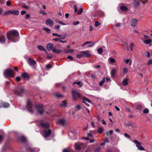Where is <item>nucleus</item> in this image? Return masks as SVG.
Wrapping results in <instances>:
<instances>
[{"mask_svg": "<svg viewBox=\"0 0 152 152\" xmlns=\"http://www.w3.org/2000/svg\"><path fill=\"white\" fill-rule=\"evenodd\" d=\"M75 84H77L80 87H81L82 86V85L81 83V82H75L73 83V85H74Z\"/></svg>", "mask_w": 152, "mask_h": 152, "instance_id": "obj_43", "label": "nucleus"}, {"mask_svg": "<svg viewBox=\"0 0 152 152\" xmlns=\"http://www.w3.org/2000/svg\"><path fill=\"white\" fill-rule=\"evenodd\" d=\"M21 76L23 78H26L27 79H29V76L28 74L26 72L22 73Z\"/></svg>", "mask_w": 152, "mask_h": 152, "instance_id": "obj_14", "label": "nucleus"}, {"mask_svg": "<svg viewBox=\"0 0 152 152\" xmlns=\"http://www.w3.org/2000/svg\"><path fill=\"white\" fill-rule=\"evenodd\" d=\"M6 39L4 36H1L0 37V43H3L6 42Z\"/></svg>", "mask_w": 152, "mask_h": 152, "instance_id": "obj_20", "label": "nucleus"}, {"mask_svg": "<svg viewBox=\"0 0 152 152\" xmlns=\"http://www.w3.org/2000/svg\"><path fill=\"white\" fill-rule=\"evenodd\" d=\"M11 14V10H8L5 12L3 14L4 15H7Z\"/></svg>", "mask_w": 152, "mask_h": 152, "instance_id": "obj_35", "label": "nucleus"}, {"mask_svg": "<svg viewBox=\"0 0 152 152\" xmlns=\"http://www.w3.org/2000/svg\"><path fill=\"white\" fill-rule=\"evenodd\" d=\"M122 84L124 86H126L128 85V79L126 78L124 79L122 81Z\"/></svg>", "mask_w": 152, "mask_h": 152, "instance_id": "obj_21", "label": "nucleus"}, {"mask_svg": "<svg viewBox=\"0 0 152 152\" xmlns=\"http://www.w3.org/2000/svg\"><path fill=\"white\" fill-rule=\"evenodd\" d=\"M140 1L143 4H145V3L148 2L147 0L143 1L142 0H140Z\"/></svg>", "mask_w": 152, "mask_h": 152, "instance_id": "obj_62", "label": "nucleus"}, {"mask_svg": "<svg viewBox=\"0 0 152 152\" xmlns=\"http://www.w3.org/2000/svg\"><path fill=\"white\" fill-rule=\"evenodd\" d=\"M133 142L136 144V146H139L141 145V143L137 140H134Z\"/></svg>", "mask_w": 152, "mask_h": 152, "instance_id": "obj_28", "label": "nucleus"}, {"mask_svg": "<svg viewBox=\"0 0 152 152\" xmlns=\"http://www.w3.org/2000/svg\"><path fill=\"white\" fill-rule=\"evenodd\" d=\"M42 135L44 138H47L50 136L51 133V131L50 129L44 130L43 131Z\"/></svg>", "mask_w": 152, "mask_h": 152, "instance_id": "obj_6", "label": "nucleus"}, {"mask_svg": "<svg viewBox=\"0 0 152 152\" xmlns=\"http://www.w3.org/2000/svg\"><path fill=\"white\" fill-rule=\"evenodd\" d=\"M103 131V128L102 127H100L98 129L97 132L99 133L102 134Z\"/></svg>", "mask_w": 152, "mask_h": 152, "instance_id": "obj_34", "label": "nucleus"}, {"mask_svg": "<svg viewBox=\"0 0 152 152\" xmlns=\"http://www.w3.org/2000/svg\"><path fill=\"white\" fill-rule=\"evenodd\" d=\"M56 22L62 25H65L66 24H65L64 23L62 22L61 21H59V20H56Z\"/></svg>", "mask_w": 152, "mask_h": 152, "instance_id": "obj_54", "label": "nucleus"}, {"mask_svg": "<svg viewBox=\"0 0 152 152\" xmlns=\"http://www.w3.org/2000/svg\"><path fill=\"white\" fill-rule=\"evenodd\" d=\"M52 52L56 54H59L61 53L62 52V51L59 49H56L54 48L52 50Z\"/></svg>", "mask_w": 152, "mask_h": 152, "instance_id": "obj_16", "label": "nucleus"}, {"mask_svg": "<svg viewBox=\"0 0 152 152\" xmlns=\"http://www.w3.org/2000/svg\"><path fill=\"white\" fill-rule=\"evenodd\" d=\"M26 91L24 90L23 88L18 87L15 89L14 91V94L20 96H22V95L26 93Z\"/></svg>", "mask_w": 152, "mask_h": 152, "instance_id": "obj_2", "label": "nucleus"}, {"mask_svg": "<svg viewBox=\"0 0 152 152\" xmlns=\"http://www.w3.org/2000/svg\"><path fill=\"white\" fill-rule=\"evenodd\" d=\"M147 64L148 65L152 64V59L149 60Z\"/></svg>", "mask_w": 152, "mask_h": 152, "instance_id": "obj_57", "label": "nucleus"}, {"mask_svg": "<svg viewBox=\"0 0 152 152\" xmlns=\"http://www.w3.org/2000/svg\"><path fill=\"white\" fill-rule=\"evenodd\" d=\"M22 7L26 9H28V7L26 4H23L22 5Z\"/></svg>", "mask_w": 152, "mask_h": 152, "instance_id": "obj_55", "label": "nucleus"}, {"mask_svg": "<svg viewBox=\"0 0 152 152\" xmlns=\"http://www.w3.org/2000/svg\"><path fill=\"white\" fill-rule=\"evenodd\" d=\"M37 48L38 49L41 51H44V50H45V48H44L43 47L40 45H38L37 46Z\"/></svg>", "mask_w": 152, "mask_h": 152, "instance_id": "obj_31", "label": "nucleus"}, {"mask_svg": "<svg viewBox=\"0 0 152 152\" xmlns=\"http://www.w3.org/2000/svg\"><path fill=\"white\" fill-rule=\"evenodd\" d=\"M33 106L31 103V102L29 99H28L27 101V105L26 108L28 112H30L31 113H34V110L32 109Z\"/></svg>", "mask_w": 152, "mask_h": 152, "instance_id": "obj_4", "label": "nucleus"}, {"mask_svg": "<svg viewBox=\"0 0 152 152\" xmlns=\"http://www.w3.org/2000/svg\"><path fill=\"white\" fill-rule=\"evenodd\" d=\"M80 53L83 54V56H84L88 58L89 57L91 56V54L89 53V51H82L80 52Z\"/></svg>", "mask_w": 152, "mask_h": 152, "instance_id": "obj_9", "label": "nucleus"}, {"mask_svg": "<svg viewBox=\"0 0 152 152\" xmlns=\"http://www.w3.org/2000/svg\"><path fill=\"white\" fill-rule=\"evenodd\" d=\"M27 149L30 152H35L36 151L34 148L30 147H27Z\"/></svg>", "mask_w": 152, "mask_h": 152, "instance_id": "obj_25", "label": "nucleus"}, {"mask_svg": "<svg viewBox=\"0 0 152 152\" xmlns=\"http://www.w3.org/2000/svg\"><path fill=\"white\" fill-rule=\"evenodd\" d=\"M19 139L20 141L23 142H26V137L24 136H22L20 137Z\"/></svg>", "mask_w": 152, "mask_h": 152, "instance_id": "obj_30", "label": "nucleus"}, {"mask_svg": "<svg viewBox=\"0 0 152 152\" xmlns=\"http://www.w3.org/2000/svg\"><path fill=\"white\" fill-rule=\"evenodd\" d=\"M74 50L72 49L65 50L64 52L66 53H69L71 52H74Z\"/></svg>", "mask_w": 152, "mask_h": 152, "instance_id": "obj_38", "label": "nucleus"}, {"mask_svg": "<svg viewBox=\"0 0 152 152\" xmlns=\"http://www.w3.org/2000/svg\"><path fill=\"white\" fill-rule=\"evenodd\" d=\"M53 47V45L52 43L48 44L46 46V48L48 51H51L52 50Z\"/></svg>", "mask_w": 152, "mask_h": 152, "instance_id": "obj_11", "label": "nucleus"}, {"mask_svg": "<svg viewBox=\"0 0 152 152\" xmlns=\"http://www.w3.org/2000/svg\"><path fill=\"white\" fill-rule=\"evenodd\" d=\"M140 3L139 1L135 0L133 3L135 7H137L139 4Z\"/></svg>", "mask_w": 152, "mask_h": 152, "instance_id": "obj_33", "label": "nucleus"}, {"mask_svg": "<svg viewBox=\"0 0 152 152\" xmlns=\"http://www.w3.org/2000/svg\"><path fill=\"white\" fill-rule=\"evenodd\" d=\"M54 22L51 19L48 18L46 21V23L47 25H49L50 26H52L54 24Z\"/></svg>", "mask_w": 152, "mask_h": 152, "instance_id": "obj_10", "label": "nucleus"}, {"mask_svg": "<svg viewBox=\"0 0 152 152\" xmlns=\"http://www.w3.org/2000/svg\"><path fill=\"white\" fill-rule=\"evenodd\" d=\"M145 55L148 57H149L150 55V53L148 52H147V53H145L144 54Z\"/></svg>", "mask_w": 152, "mask_h": 152, "instance_id": "obj_53", "label": "nucleus"}, {"mask_svg": "<svg viewBox=\"0 0 152 152\" xmlns=\"http://www.w3.org/2000/svg\"><path fill=\"white\" fill-rule=\"evenodd\" d=\"M83 8H81L80 10V11H78V12H77V15H80L82 14L83 12Z\"/></svg>", "mask_w": 152, "mask_h": 152, "instance_id": "obj_47", "label": "nucleus"}, {"mask_svg": "<svg viewBox=\"0 0 152 152\" xmlns=\"http://www.w3.org/2000/svg\"><path fill=\"white\" fill-rule=\"evenodd\" d=\"M19 11L17 10H15L13 11L11 10V14L15 15H18L19 14Z\"/></svg>", "mask_w": 152, "mask_h": 152, "instance_id": "obj_24", "label": "nucleus"}, {"mask_svg": "<svg viewBox=\"0 0 152 152\" xmlns=\"http://www.w3.org/2000/svg\"><path fill=\"white\" fill-rule=\"evenodd\" d=\"M72 96L74 100L77 99L78 97H80V94L75 90L72 91Z\"/></svg>", "mask_w": 152, "mask_h": 152, "instance_id": "obj_7", "label": "nucleus"}, {"mask_svg": "<svg viewBox=\"0 0 152 152\" xmlns=\"http://www.w3.org/2000/svg\"><path fill=\"white\" fill-rule=\"evenodd\" d=\"M67 101L66 100H64L62 102V103L60 104V106L66 107L67 106Z\"/></svg>", "mask_w": 152, "mask_h": 152, "instance_id": "obj_22", "label": "nucleus"}, {"mask_svg": "<svg viewBox=\"0 0 152 152\" xmlns=\"http://www.w3.org/2000/svg\"><path fill=\"white\" fill-rule=\"evenodd\" d=\"M120 9L122 11H126L128 9L127 7L124 6H122L120 7Z\"/></svg>", "mask_w": 152, "mask_h": 152, "instance_id": "obj_27", "label": "nucleus"}, {"mask_svg": "<svg viewBox=\"0 0 152 152\" xmlns=\"http://www.w3.org/2000/svg\"><path fill=\"white\" fill-rule=\"evenodd\" d=\"M7 39L12 42H16L18 41V38L19 36L18 31L15 30L8 31L7 33Z\"/></svg>", "mask_w": 152, "mask_h": 152, "instance_id": "obj_1", "label": "nucleus"}, {"mask_svg": "<svg viewBox=\"0 0 152 152\" xmlns=\"http://www.w3.org/2000/svg\"><path fill=\"white\" fill-rule=\"evenodd\" d=\"M75 108L78 110H80L81 109V106L79 105H77L75 107Z\"/></svg>", "mask_w": 152, "mask_h": 152, "instance_id": "obj_60", "label": "nucleus"}, {"mask_svg": "<svg viewBox=\"0 0 152 152\" xmlns=\"http://www.w3.org/2000/svg\"><path fill=\"white\" fill-rule=\"evenodd\" d=\"M67 58L70 59L71 60H72L73 59V57L70 55L68 56H67Z\"/></svg>", "mask_w": 152, "mask_h": 152, "instance_id": "obj_63", "label": "nucleus"}, {"mask_svg": "<svg viewBox=\"0 0 152 152\" xmlns=\"http://www.w3.org/2000/svg\"><path fill=\"white\" fill-rule=\"evenodd\" d=\"M39 12L40 13H42V14L45 15H46V13L45 12H44V11H43V10H41Z\"/></svg>", "mask_w": 152, "mask_h": 152, "instance_id": "obj_61", "label": "nucleus"}, {"mask_svg": "<svg viewBox=\"0 0 152 152\" xmlns=\"http://www.w3.org/2000/svg\"><path fill=\"white\" fill-rule=\"evenodd\" d=\"M54 28H55L57 30H59L60 28V26L59 25H56Z\"/></svg>", "mask_w": 152, "mask_h": 152, "instance_id": "obj_56", "label": "nucleus"}, {"mask_svg": "<svg viewBox=\"0 0 152 152\" xmlns=\"http://www.w3.org/2000/svg\"><path fill=\"white\" fill-rule=\"evenodd\" d=\"M35 107L37 108V112L40 115H42L44 112V109L43 107V105L39 104L35 105Z\"/></svg>", "mask_w": 152, "mask_h": 152, "instance_id": "obj_5", "label": "nucleus"}, {"mask_svg": "<svg viewBox=\"0 0 152 152\" xmlns=\"http://www.w3.org/2000/svg\"><path fill=\"white\" fill-rule=\"evenodd\" d=\"M1 104L3 107L5 108L9 107L10 106V104L8 103L3 102H1Z\"/></svg>", "mask_w": 152, "mask_h": 152, "instance_id": "obj_18", "label": "nucleus"}, {"mask_svg": "<svg viewBox=\"0 0 152 152\" xmlns=\"http://www.w3.org/2000/svg\"><path fill=\"white\" fill-rule=\"evenodd\" d=\"M4 75L6 78L8 77H12L15 75V72L12 69L8 68L4 71Z\"/></svg>", "mask_w": 152, "mask_h": 152, "instance_id": "obj_3", "label": "nucleus"}, {"mask_svg": "<svg viewBox=\"0 0 152 152\" xmlns=\"http://www.w3.org/2000/svg\"><path fill=\"white\" fill-rule=\"evenodd\" d=\"M137 147L138 149L139 150L144 151L145 150V148H144L142 146L140 145L139 146H137Z\"/></svg>", "mask_w": 152, "mask_h": 152, "instance_id": "obj_42", "label": "nucleus"}, {"mask_svg": "<svg viewBox=\"0 0 152 152\" xmlns=\"http://www.w3.org/2000/svg\"><path fill=\"white\" fill-rule=\"evenodd\" d=\"M92 42V41H86L85 43H83L82 44V46L83 47H84L85 45H87V44H91Z\"/></svg>", "mask_w": 152, "mask_h": 152, "instance_id": "obj_36", "label": "nucleus"}, {"mask_svg": "<svg viewBox=\"0 0 152 152\" xmlns=\"http://www.w3.org/2000/svg\"><path fill=\"white\" fill-rule=\"evenodd\" d=\"M103 51V49L102 48H99L98 49V52L99 54H101Z\"/></svg>", "mask_w": 152, "mask_h": 152, "instance_id": "obj_39", "label": "nucleus"}, {"mask_svg": "<svg viewBox=\"0 0 152 152\" xmlns=\"http://www.w3.org/2000/svg\"><path fill=\"white\" fill-rule=\"evenodd\" d=\"M74 9L75 10L74 12L76 13L77 12V6L76 5H74Z\"/></svg>", "mask_w": 152, "mask_h": 152, "instance_id": "obj_46", "label": "nucleus"}, {"mask_svg": "<svg viewBox=\"0 0 152 152\" xmlns=\"http://www.w3.org/2000/svg\"><path fill=\"white\" fill-rule=\"evenodd\" d=\"M143 107L142 105L138 104V105L136 107V109L139 110H141L143 108Z\"/></svg>", "mask_w": 152, "mask_h": 152, "instance_id": "obj_29", "label": "nucleus"}, {"mask_svg": "<svg viewBox=\"0 0 152 152\" xmlns=\"http://www.w3.org/2000/svg\"><path fill=\"white\" fill-rule=\"evenodd\" d=\"M43 29L47 33L49 34L51 33L50 29L47 27H44L43 28Z\"/></svg>", "mask_w": 152, "mask_h": 152, "instance_id": "obj_32", "label": "nucleus"}, {"mask_svg": "<svg viewBox=\"0 0 152 152\" xmlns=\"http://www.w3.org/2000/svg\"><path fill=\"white\" fill-rule=\"evenodd\" d=\"M149 112V110L147 108H145L144 109L143 111V113L144 114H147Z\"/></svg>", "mask_w": 152, "mask_h": 152, "instance_id": "obj_41", "label": "nucleus"}, {"mask_svg": "<svg viewBox=\"0 0 152 152\" xmlns=\"http://www.w3.org/2000/svg\"><path fill=\"white\" fill-rule=\"evenodd\" d=\"M137 20L132 19L131 23V26L132 27L135 26L137 24Z\"/></svg>", "mask_w": 152, "mask_h": 152, "instance_id": "obj_17", "label": "nucleus"}, {"mask_svg": "<svg viewBox=\"0 0 152 152\" xmlns=\"http://www.w3.org/2000/svg\"><path fill=\"white\" fill-rule=\"evenodd\" d=\"M79 23H80L78 21H75V22H74L72 24L74 26H76V25H77Z\"/></svg>", "mask_w": 152, "mask_h": 152, "instance_id": "obj_59", "label": "nucleus"}, {"mask_svg": "<svg viewBox=\"0 0 152 152\" xmlns=\"http://www.w3.org/2000/svg\"><path fill=\"white\" fill-rule=\"evenodd\" d=\"M55 96L58 98H60L63 96L62 95H61L58 94H55Z\"/></svg>", "mask_w": 152, "mask_h": 152, "instance_id": "obj_48", "label": "nucleus"}, {"mask_svg": "<svg viewBox=\"0 0 152 152\" xmlns=\"http://www.w3.org/2000/svg\"><path fill=\"white\" fill-rule=\"evenodd\" d=\"M28 62L29 64L30 65H34L36 64V62L31 58H28Z\"/></svg>", "mask_w": 152, "mask_h": 152, "instance_id": "obj_13", "label": "nucleus"}, {"mask_svg": "<svg viewBox=\"0 0 152 152\" xmlns=\"http://www.w3.org/2000/svg\"><path fill=\"white\" fill-rule=\"evenodd\" d=\"M21 78L20 77H17L16 78V80L17 81L19 82L21 80Z\"/></svg>", "mask_w": 152, "mask_h": 152, "instance_id": "obj_58", "label": "nucleus"}, {"mask_svg": "<svg viewBox=\"0 0 152 152\" xmlns=\"http://www.w3.org/2000/svg\"><path fill=\"white\" fill-rule=\"evenodd\" d=\"M40 124L42 127L45 128H48L49 127V124L48 123H46L45 124L44 123V121H40Z\"/></svg>", "mask_w": 152, "mask_h": 152, "instance_id": "obj_8", "label": "nucleus"}, {"mask_svg": "<svg viewBox=\"0 0 152 152\" xmlns=\"http://www.w3.org/2000/svg\"><path fill=\"white\" fill-rule=\"evenodd\" d=\"M10 85V83L8 81H6L5 82V88H8L9 87V85Z\"/></svg>", "mask_w": 152, "mask_h": 152, "instance_id": "obj_44", "label": "nucleus"}, {"mask_svg": "<svg viewBox=\"0 0 152 152\" xmlns=\"http://www.w3.org/2000/svg\"><path fill=\"white\" fill-rule=\"evenodd\" d=\"M52 65H50L49 64H48L46 66V68L48 69L51 68H52Z\"/></svg>", "mask_w": 152, "mask_h": 152, "instance_id": "obj_51", "label": "nucleus"}, {"mask_svg": "<svg viewBox=\"0 0 152 152\" xmlns=\"http://www.w3.org/2000/svg\"><path fill=\"white\" fill-rule=\"evenodd\" d=\"M85 101H87L89 103H91V102L90 100L85 97H84L83 98L82 102L83 103H86Z\"/></svg>", "mask_w": 152, "mask_h": 152, "instance_id": "obj_23", "label": "nucleus"}, {"mask_svg": "<svg viewBox=\"0 0 152 152\" xmlns=\"http://www.w3.org/2000/svg\"><path fill=\"white\" fill-rule=\"evenodd\" d=\"M103 15V12H102L99 10L97 11L96 12L95 16H101Z\"/></svg>", "mask_w": 152, "mask_h": 152, "instance_id": "obj_19", "label": "nucleus"}, {"mask_svg": "<svg viewBox=\"0 0 152 152\" xmlns=\"http://www.w3.org/2000/svg\"><path fill=\"white\" fill-rule=\"evenodd\" d=\"M100 24L101 23H99V21H96L95 22L94 25L96 26L97 27L99 26Z\"/></svg>", "mask_w": 152, "mask_h": 152, "instance_id": "obj_45", "label": "nucleus"}, {"mask_svg": "<svg viewBox=\"0 0 152 152\" xmlns=\"http://www.w3.org/2000/svg\"><path fill=\"white\" fill-rule=\"evenodd\" d=\"M128 69L126 68H124L123 69L124 72L125 74H126L128 72Z\"/></svg>", "mask_w": 152, "mask_h": 152, "instance_id": "obj_50", "label": "nucleus"}, {"mask_svg": "<svg viewBox=\"0 0 152 152\" xmlns=\"http://www.w3.org/2000/svg\"><path fill=\"white\" fill-rule=\"evenodd\" d=\"M66 121L64 119H61L59 120L58 122V124H60L63 126L65 125Z\"/></svg>", "mask_w": 152, "mask_h": 152, "instance_id": "obj_15", "label": "nucleus"}, {"mask_svg": "<svg viewBox=\"0 0 152 152\" xmlns=\"http://www.w3.org/2000/svg\"><path fill=\"white\" fill-rule=\"evenodd\" d=\"M117 72V70L115 68H113L111 72V76L113 78H114L115 77V74Z\"/></svg>", "mask_w": 152, "mask_h": 152, "instance_id": "obj_12", "label": "nucleus"}, {"mask_svg": "<svg viewBox=\"0 0 152 152\" xmlns=\"http://www.w3.org/2000/svg\"><path fill=\"white\" fill-rule=\"evenodd\" d=\"M105 81V78H104L101 81H100L99 83V85L100 86H102L104 83V82Z\"/></svg>", "mask_w": 152, "mask_h": 152, "instance_id": "obj_40", "label": "nucleus"}, {"mask_svg": "<svg viewBox=\"0 0 152 152\" xmlns=\"http://www.w3.org/2000/svg\"><path fill=\"white\" fill-rule=\"evenodd\" d=\"M124 136L126 137V138H128V139H130L131 138V137L130 135H128L126 133H125L124 134Z\"/></svg>", "mask_w": 152, "mask_h": 152, "instance_id": "obj_52", "label": "nucleus"}, {"mask_svg": "<svg viewBox=\"0 0 152 152\" xmlns=\"http://www.w3.org/2000/svg\"><path fill=\"white\" fill-rule=\"evenodd\" d=\"M6 5L7 6H9L11 5V2L10 1H8L6 2Z\"/></svg>", "mask_w": 152, "mask_h": 152, "instance_id": "obj_64", "label": "nucleus"}, {"mask_svg": "<svg viewBox=\"0 0 152 152\" xmlns=\"http://www.w3.org/2000/svg\"><path fill=\"white\" fill-rule=\"evenodd\" d=\"M75 148L77 150H80L81 147L80 145V144H75Z\"/></svg>", "mask_w": 152, "mask_h": 152, "instance_id": "obj_26", "label": "nucleus"}, {"mask_svg": "<svg viewBox=\"0 0 152 152\" xmlns=\"http://www.w3.org/2000/svg\"><path fill=\"white\" fill-rule=\"evenodd\" d=\"M151 42V39H147L144 41V42L145 44H149Z\"/></svg>", "mask_w": 152, "mask_h": 152, "instance_id": "obj_37", "label": "nucleus"}, {"mask_svg": "<svg viewBox=\"0 0 152 152\" xmlns=\"http://www.w3.org/2000/svg\"><path fill=\"white\" fill-rule=\"evenodd\" d=\"M83 56V54L81 53L80 54H79L77 55V57L78 58H80Z\"/></svg>", "mask_w": 152, "mask_h": 152, "instance_id": "obj_49", "label": "nucleus"}]
</instances>
